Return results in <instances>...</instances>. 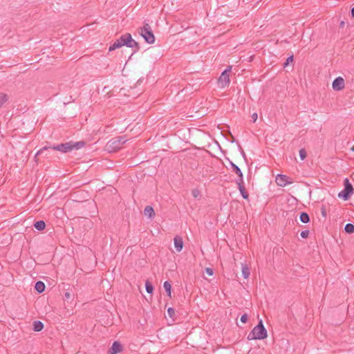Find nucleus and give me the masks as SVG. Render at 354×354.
<instances>
[{
  "label": "nucleus",
  "instance_id": "1",
  "mask_svg": "<svg viewBox=\"0 0 354 354\" xmlns=\"http://www.w3.org/2000/svg\"><path fill=\"white\" fill-rule=\"evenodd\" d=\"M84 145H85L84 142L82 141V142H74V143H73L72 142H66V143H62L60 145H57L53 146V147L45 146V147H42L41 149H40L37 152V153L35 155V158L38 156H40L41 154H42L43 153L46 152V151H48L50 149H52L54 151L57 150V151H61L63 153H66V152L72 151L73 149H79L81 147H82L83 146H84Z\"/></svg>",
  "mask_w": 354,
  "mask_h": 354
},
{
  "label": "nucleus",
  "instance_id": "2",
  "mask_svg": "<svg viewBox=\"0 0 354 354\" xmlns=\"http://www.w3.org/2000/svg\"><path fill=\"white\" fill-rule=\"evenodd\" d=\"M267 336V330L263 326L262 320L260 319L257 326L254 327L253 329L248 334V339L249 340L263 339L266 338Z\"/></svg>",
  "mask_w": 354,
  "mask_h": 354
},
{
  "label": "nucleus",
  "instance_id": "3",
  "mask_svg": "<svg viewBox=\"0 0 354 354\" xmlns=\"http://www.w3.org/2000/svg\"><path fill=\"white\" fill-rule=\"evenodd\" d=\"M127 141L125 136H118L111 139L107 142L106 147L110 151H118Z\"/></svg>",
  "mask_w": 354,
  "mask_h": 354
},
{
  "label": "nucleus",
  "instance_id": "4",
  "mask_svg": "<svg viewBox=\"0 0 354 354\" xmlns=\"http://www.w3.org/2000/svg\"><path fill=\"white\" fill-rule=\"evenodd\" d=\"M140 34L147 43L152 44L155 42V36L148 24L140 28Z\"/></svg>",
  "mask_w": 354,
  "mask_h": 354
},
{
  "label": "nucleus",
  "instance_id": "5",
  "mask_svg": "<svg viewBox=\"0 0 354 354\" xmlns=\"http://www.w3.org/2000/svg\"><path fill=\"white\" fill-rule=\"evenodd\" d=\"M353 193V187L348 178L344 180V188L338 194V196L344 201H347Z\"/></svg>",
  "mask_w": 354,
  "mask_h": 354
},
{
  "label": "nucleus",
  "instance_id": "6",
  "mask_svg": "<svg viewBox=\"0 0 354 354\" xmlns=\"http://www.w3.org/2000/svg\"><path fill=\"white\" fill-rule=\"evenodd\" d=\"M232 66H228L220 75L218 82L220 88H225L230 84V75L229 73L231 71Z\"/></svg>",
  "mask_w": 354,
  "mask_h": 354
},
{
  "label": "nucleus",
  "instance_id": "7",
  "mask_svg": "<svg viewBox=\"0 0 354 354\" xmlns=\"http://www.w3.org/2000/svg\"><path fill=\"white\" fill-rule=\"evenodd\" d=\"M126 44L125 46L129 48L134 49V50H138L140 49L139 44L133 39L130 33H125Z\"/></svg>",
  "mask_w": 354,
  "mask_h": 354
},
{
  "label": "nucleus",
  "instance_id": "8",
  "mask_svg": "<svg viewBox=\"0 0 354 354\" xmlns=\"http://www.w3.org/2000/svg\"><path fill=\"white\" fill-rule=\"evenodd\" d=\"M332 87L336 91L344 89L345 87L344 80L342 77H336L332 83Z\"/></svg>",
  "mask_w": 354,
  "mask_h": 354
},
{
  "label": "nucleus",
  "instance_id": "9",
  "mask_svg": "<svg viewBox=\"0 0 354 354\" xmlns=\"http://www.w3.org/2000/svg\"><path fill=\"white\" fill-rule=\"evenodd\" d=\"M289 177L283 174H278L276 177V183L280 187H285L288 184H291L292 181L288 180Z\"/></svg>",
  "mask_w": 354,
  "mask_h": 354
},
{
  "label": "nucleus",
  "instance_id": "10",
  "mask_svg": "<svg viewBox=\"0 0 354 354\" xmlns=\"http://www.w3.org/2000/svg\"><path fill=\"white\" fill-rule=\"evenodd\" d=\"M123 349V346L121 343L118 341H115L111 347L109 348L108 351V354H117L121 352Z\"/></svg>",
  "mask_w": 354,
  "mask_h": 354
},
{
  "label": "nucleus",
  "instance_id": "11",
  "mask_svg": "<svg viewBox=\"0 0 354 354\" xmlns=\"http://www.w3.org/2000/svg\"><path fill=\"white\" fill-rule=\"evenodd\" d=\"M236 185L238 186V188H239V189L240 191V193H241L242 197L244 199H248V197H249V194L246 192L245 188L244 187V181H243V180H236Z\"/></svg>",
  "mask_w": 354,
  "mask_h": 354
},
{
  "label": "nucleus",
  "instance_id": "12",
  "mask_svg": "<svg viewBox=\"0 0 354 354\" xmlns=\"http://www.w3.org/2000/svg\"><path fill=\"white\" fill-rule=\"evenodd\" d=\"M230 164L233 171L238 176V178L236 180H243V175L241 170V169L235 165L233 162L230 160Z\"/></svg>",
  "mask_w": 354,
  "mask_h": 354
},
{
  "label": "nucleus",
  "instance_id": "13",
  "mask_svg": "<svg viewBox=\"0 0 354 354\" xmlns=\"http://www.w3.org/2000/svg\"><path fill=\"white\" fill-rule=\"evenodd\" d=\"M174 246L177 252H180L183 248V239L179 236H176L174 239Z\"/></svg>",
  "mask_w": 354,
  "mask_h": 354
},
{
  "label": "nucleus",
  "instance_id": "14",
  "mask_svg": "<svg viewBox=\"0 0 354 354\" xmlns=\"http://www.w3.org/2000/svg\"><path fill=\"white\" fill-rule=\"evenodd\" d=\"M145 215L150 218L155 216V212L151 206H147L144 210Z\"/></svg>",
  "mask_w": 354,
  "mask_h": 354
},
{
  "label": "nucleus",
  "instance_id": "15",
  "mask_svg": "<svg viewBox=\"0 0 354 354\" xmlns=\"http://www.w3.org/2000/svg\"><path fill=\"white\" fill-rule=\"evenodd\" d=\"M35 289L37 290V292L41 293L45 290V284L42 281H37L35 283Z\"/></svg>",
  "mask_w": 354,
  "mask_h": 354
},
{
  "label": "nucleus",
  "instance_id": "16",
  "mask_svg": "<svg viewBox=\"0 0 354 354\" xmlns=\"http://www.w3.org/2000/svg\"><path fill=\"white\" fill-rule=\"evenodd\" d=\"M44 324L41 321H35L33 322V330L39 332L44 328Z\"/></svg>",
  "mask_w": 354,
  "mask_h": 354
},
{
  "label": "nucleus",
  "instance_id": "17",
  "mask_svg": "<svg viewBox=\"0 0 354 354\" xmlns=\"http://www.w3.org/2000/svg\"><path fill=\"white\" fill-rule=\"evenodd\" d=\"M34 227L36 230L41 231L45 229L46 223L44 221H38L35 223Z\"/></svg>",
  "mask_w": 354,
  "mask_h": 354
},
{
  "label": "nucleus",
  "instance_id": "18",
  "mask_svg": "<svg viewBox=\"0 0 354 354\" xmlns=\"http://www.w3.org/2000/svg\"><path fill=\"white\" fill-rule=\"evenodd\" d=\"M299 219L303 223H308L310 222V216L306 212H301L299 216Z\"/></svg>",
  "mask_w": 354,
  "mask_h": 354
},
{
  "label": "nucleus",
  "instance_id": "19",
  "mask_svg": "<svg viewBox=\"0 0 354 354\" xmlns=\"http://www.w3.org/2000/svg\"><path fill=\"white\" fill-rule=\"evenodd\" d=\"M163 287L167 292V296H169V297H171V285L169 281H166L164 282L163 283Z\"/></svg>",
  "mask_w": 354,
  "mask_h": 354
},
{
  "label": "nucleus",
  "instance_id": "20",
  "mask_svg": "<svg viewBox=\"0 0 354 354\" xmlns=\"http://www.w3.org/2000/svg\"><path fill=\"white\" fill-rule=\"evenodd\" d=\"M250 274V268L247 266L242 265V275L244 277V279H248Z\"/></svg>",
  "mask_w": 354,
  "mask_h": 354
},
{
  "label": "nucleus",
  "instance_id": "21",
  "mask_svg": "<svg viewBox=\"0 0 354 354\" xmlns=\"http://www.w3.org/2000/svg\"><path fill=\"white\" fill-rule=\"evenodd\" d=\"M122 46L121 43L117 39L113 44L109 46V50L113 51L117 48H121Z\"/></svg>",
  "mask_w": 354,
  "mask_h": 354
},
{
  "label": "nucleus",
  "instance_id": "22",
  "mask_svg": "<svg viewBox=\"0 0 354 354\" xmlns=\"http://www.w3.org/2000/svg\"><path fill=\"white\" fill-rule=\"evenodd\" d=\"M344 230L348 234H352L354 232V225L352 223H347L344 227Z\"/></svg>",
  "mask_w": 354,
  "mask_h": 354
},
{
  "label": "nucleus",
  "instance_id": "23",
  "mask_svg": "<svg viewBox=\"0 0 354 354\" xmlns=\"http://www.w3.org/2000/svg\"><path fill=\"white\" fill-rule=\"evenodd\" d=\"M8 100V96L3 93H0V108Z\"/></svg>",
  "mask_w": 354,
  "mask_h": 354
},
{
  "label": "nucleus",
  "instance_id": "24",
  "mask_svg": "<svg viewBox=\"0 0 354 354\" xmlns=\"http://www.w3.org/2000/svg\"><path fill=\"white\" fill-rule=\"evenodd\" d=\"M145 289L149 294H151L153 291V286L149 281H146L145 282Z\"/></svg>",
  "mask_w": 354,
  "mask_h": 354
},
{
  "label": "nucleus",
  "instance_id": "25",
  "mask_svg": "<svg viewBox=\"0 0 354 354\" xmlns=\"http://www.w3.org/2000/svg\"><path fill=\"white\" fill-rule=\"evenodd\" d=\"M294 59L293 55L289 56L286 61L283 63V67L286 68L290 62H292Z\"/></svg>",
  "mask_w": 354,
  "mask_h": 354
},
{
  "label": "nucleus",
  "instance_id": "26",
  "mask_svg": "<svg viewBox=\"0 0 354 354\" xmlns=\"http://www.w3.org/2000/svg\"><path fill=\"white\" fill-rule=\"evenodd\" d=\"M301 160H304L306 157V151L304 149H301L299 151Z\"/></svg>",
  "mask_w": 354,
  "mask_h": 354
},
{
  "label": "nucleus",
  "instance_id": "27",
  "mask_svg": "<svg viewBox=\"0 0 354 354\" xmlns=\"http://www.w3.org/2000/svg\"><path fill=\"white\" fill-rule=\"evenodd\" d=\"M167 313L170 317L173 318L175 315V310L173 308L170 307L167 309Z\"/></svg>",
  "mask_w": 354,
  "mask_h": 354
},
{
  "label": "nucleus",
  "instance_id": "28",
  "mask_svg": "<svg viewBox=\"0 0 354 354\" xmlns=\"http://www.w3.org/2000/svg\"><path fill=\"white\" fill-rule=\"evenodd\" d=\"M118 41H120V43H121L122 46H125V44H126V37H125V34L124 35H122L119 39H118Z\"/></svg>",
  "mask_w": 354,
  "mask_h": 354
},
{
  "label": "nucleus",
  "instance_id": "29",
  "mask_svg": "<svg viewBox=\"0 0 354 354\" xmlns=\"http://www.w3.org/2000/svg\"><path fill=\"white\" fill-rule=\"evenodd\" d=\"M54 152V150H53L52 149H50L48 151H46L44 153H43L41 155H44V156L46 158H50V156H51V153Z\"/></svg>",
  "mask_w": 354,
  "mask_h": 354
},
{
  "label": "nucleus",
  "instance_id": "30",
  "mask_svg": "<svg viewBox=\"0 0 354 354\" xmlns=\"http://www.w3.org/2000/svg\"><path fill=\"white\" fill-rule=\"evenodd\" d=\"M301 236L303 239H306L309 235V231L308 230H304L301 232Z\"/></svg>",
  "mask_w": 354,
  "mask_h": 354
},
{
  "label": "nucleus",
  "instance_id": "31",
  "mask_svg": "<svg viewBox=\"0 0 354 354\" xmlns=\"http://www.w3.org/2000/svg\"><path fill=\"white\" fill-rule=\"evenodd\" d=\"M248 319V316L246 313L242 315L241 317V322L243 323H246Z\"/></svg>",
  "mask_w": 354,
  "mask_h": 354
},
{
  "label": "nucleus",
  "instance_id": "32",
  "mask_svg": "<svg viewBox=\"0 0 354 354\" xmlns=\"http://www.w3.org/2000/svg\"><path fill=\"white\" fill-rule=\"evenodd\" d=\"M321 213H322V215L324 217H326L327 213H326V207L324 206L322 207V208H321Z\"/></svg>",
  "mask_w": 354,
  "mask_h": 354
},
{
  "label": "nucleus",
  "instance_id": "33",
  "mask_svg": "<svg viewBox=\"0 0 354 354\" xmlns=\"http://www.w3.org/2000/svg\"><path fill=\"white\" fill-rule=\"evenodd\" d=\"M205 272L209 276H212L214 274L213 270L212 268H207L205 269Z\"/></svg>",
  "mask_w": 354,
  "mask_h": 354
},
{
  "label": "nucleus",
  "instance_id": "34",
  "mask_svg": "<svg viewBox=\"0 0 354 354\" xmlns=\"http://www.w3.org/2000/svg\"><path fill=\"white\" fill-rule=\"evenodd\" d=\"M192 193L194 198H197L200 194L198 189H193Z\"/></svg>",
  "mask_w": 354,
  "mask_h": 354
},
{
  "label": "nucleus",
  "instance_id": "35",
  "mask_svg": "<svg viewBox=\"0 0 354 354\" xmlns=\"http://www.w3.org/2000/svg\"><path fill=\"white\" fill-rule=\"evenodd\" d=\"M252 122H255L257 120V118H258V115H257V113H254L252 116Z\"/></svg>",
  "mask_w": 354,
  "mask_h": 354
},
{
  "label": "nucleus",
  "instance_id": "36",
  "mask_svg": "<svg viewBox=\"0 0 354 354\" xmlns=\"http://www.w3.org/2000/svg\"><path fill=\"white\" fill-rule=\"evenodd\" d=\"M71 293L68 292H66L64 294V297L66 299H69L71 298Z\"/></svg>",
  "mask_w": 354,
  "mask_h": 354
},
{
  "label": "nucleus",
  "instance_id": "37",
  "mask_svg": "<svg viewBox=\"0 0 354 354\" xmlns=\"http://www.w3.org/2000/svg\"><path fill=\"white\" fill-rule=\"evenodd\" d=\"M344 24H345L344 21H342L340 22V24H339V27H340V28H344Z\"/></svg>",
  "mask_w": 354,
  "mask_h": 354
},
{
  "label": "nucleus",
  "instance_id": "38",
  "mask_svg": "<svg viewBox=\"0 0 354 354\" xmlns=\"http://www.w3.org/2000/svg\"><path fill=\"white\" fill-rule=\"evenodd\" d=\"M351 14L352 17L354 18V7L352 8L351 11Z\"/></svg>",
  "mask_w": 354,
  "mask_h": 354
},
{
  "label": "nucleus",
  "instance_id": "39",
  "mask_svg": "<svg viewBox=\"0 0 354 354\" xmlns=\"http://www.w3.org/2000/svg\"><path fill=\"white\" fill-rule=\"evenodd\" d=\"M241 153H242V156H243V158L245 159L246 156H245V152H244L243 150H242V151H241Z\"/></svg>",
  "mask_w": 354,
  "mask_h": 354
},
{
  "label": "nucleus",
  "instance_id": "40",
  "mask_svg": "<svg viewBox=\"0 0 354 354\" xmlns=\"http://www.w3.org/2000/svg\"><path fill=\"white\" fill-rule=\"evenodd\" d=\"M351 150L354 151V146L351 148Z\"/></svg>",
  "mask_w": 354,
  "mask_h": 354
}]
</instances>
